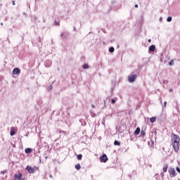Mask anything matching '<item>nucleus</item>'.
<instances>
[{
	"mask_svg": "<svg viewBox=\"0 0 180 180\" xmlns=\"http://www.w3.org/2000/svg\"><path fill=\"white\" fill-rule=\"evenodd\" d=\"M25 169L29 172V174H34L37 169H39V167L37 166H34V167H32L31 166H27Z\"/></svg>",
	"mask_w": 180,
	"mask_h": 180,
	"instance_id": "nucleus-1",
	"label": "nucleus"
},
{
	"mask_svg": "<svg viewBox=\"0 0 180 180\" xmlns=\"http://www.w3.org/2000/svg\"><path fill=\"white\" fill-rule=\"evenodd\" d=\"M168 172H169L171 178H174V177L176 176V172L175 171V168L169 167Z\"/></svg>",
	"mask_w": 180,
	"mask_h": 180,
	"instance_id": "nucleus-2",
	"label": "nucleus"
},
{
	"mask_svg": "<svg viewBox=\"0 0 180 180\" xmlns=\"http://www.w3.org/2000/svg\"><path fill=\"white\" fill-rule=\"evenodd\" d=\"M137 79V75H130L128 77V81L129 82L133 83L136 79Z\"/></svg>",
	"mask_w": 180,
	"mask_h": 180,
	"instance_id": "nucleus-3",
	"label": "nucleus"
},
{
	"mask_svg": "<svg viewBox=\"0 0 180 180\" xmlns=\"http://www.w3.org/2000/svg\"><path fill=\"white\" fill-rule=\"evenodd\" d=\"M172 146L175 153H178L179 151V142H172Z\"/></svg>",
	"mask_w": 180,
	"mask_h": 180,
	"instance_id": "nucleus-4",
	"label": "nucleus"
},
{
	"mask_svg": "<svg viewBox=\"0 0 180 180\" xmlns=\"http://www.w3.org/2000/svg\"><path fill=\"white\" fill-rule=\"evenodd\" d=\"M172 143H179L180 141V138L179 136L173 134V139L172 140Z\"/></svg>",
	"mask_w": 180,
	"mask_h": 180,
	"instance_id": "nucleus-5",
	"label": "nucleus"
},
{
	"mask_svg": "<svg viewBox=\"0 0 180 180\" xmlns=\"http://www.w3.org/2000/svg\"><path fill=\"white\" fill-rule=\"evenodd\" d=\"M108 160L109 159L108 158V156L106 155V154H103L100 157L101 162H108Z\"/></svg>",
	"mask_w": 180,
	"mask_h": 180,
	"instance_id": "nucleus-6",
	"label": "nucleus"
},
{
	"mask_svg": "<svg viewBox=\"0 0 180 180\" xmlns=\"http://www.w3.org/2000/svg\"><path fill=\"white\" fill-rule=\"evenodd\" d=\"M68 36H70V34L67 32H62L60 34V37L61 39H63V40H65V39H68Z\"/></svg>",
	"mask_w": 180,
	"mask_h": 180,
	"instance_id": "nucleus-7",
	"label": "nucleus"
},
{
	"mask_svg": "<svg viewBox=\"0 0 180 180\" xmlns=\"http://www.w3.org/2000/svg\"><path fill=\"white\" fill-rule=\"evenodd\" d=\"M13 75H19L20 74V69L19 68H15L13 70Z\"/></svg>",
	"mask_w": 180,
	"mask_h": 180,
	"instance_id": "nucleus-8",
	"label": "nucleus"
},
{
	"mask_svg": "<svg viewBox=\"0 0 180 180\" xmlns=\"http://www.w3.org/2000/svg\"><path fill=\"white\" fill-rule=\"evenodd\" d=\"M23 175L21 173L14 174V179H22Z\"/></svg>",
	"mask_w": 180,
	"mask_h": 180,
	"instance_id": "nucleus-9",
	"label": "nucleus"
},
{
	"mask_svg": "<svg viewBox=\"0 0 180 180\" xmlns=\"http://www.w3.org/2000/svg\"><path fill=\"white\" fill-rule=\"evenodd\" d=\"M15 134H16V131H15V128H13V127H12L11 128V131H10V135L15 136Z\"/></svg>",
	"mask_w": 180,
	"mask_h": 180,
	"instance_id": "nucleus-10",
	"label": "nucleus"
},
{
	"mask_svg": "<svg viewBox=\"0 0 180 180\" xmlns=\"http://www.w3.org/2000/svg\"><path fill=\"white\" fill-rule=\"evenodd\" d=\"M45 67L47 68L51 67V60H47L45 62Z\"/></svg>",
	"mask_w": 180,
	"mask_h": 180,
	"instance_id": "nucleus-11",
	"label": "nucleus"
},
{
	"mask_svg": "<svg viewBox=\"0 0 180 180\" xmlns=\"http://www.w3.org/2000/svg\"><path fill=\"white\" fill-rule=\"evenodd\" d=\"M149 51H151L152 53L155 51V45H151L149 46Z\"/></svg>",
	"mask_w": 180,
	"mask_h": 180,
	"instance_id": "nucleus-12",
	"label": "nucleus"
},
{
	"mask_svg": "<svg viewBox=\"0 0 180 180\" xmlns=\"http://www.w3.org/2000/svg\"><path fill=\"white\" fill-rule=\"evenodd\" d=\"M79 122L82 124V126H86V121L84 119H80Z\"/></svg>",
	"mask_w": 180,
	"mask_h": 180,
	"instance_id": "nucleus-13",
	"label": "nucleus"
},
{
	"mask_svg": "<svg viewBox=\"0 0 180 180\" xmlns=\"http://www.w3.org/2000/svg\"><path fill=\"white\" fill-rule=\"evenodd\" d=\"M140 131H141L140 127H137L134 131V134H136V136H139V134H140Z\"/></svg>",
	"mask_w": 180,
	"mask_h": 180,
	"instance_id": "nucleus-14",
	"label": "nucleus"
},
{
	"mask_svg": "<svg viewBox=\"0 0 180 180\" xmlns=\"http://www.w3.org/2000/svg\"><path fill=\"white\" fill-rule=\"evenodd\" d=\"M148 144L149 147H154V141H153V139H150V141L148 142Z\"/></svg>",
	"mask_w": 180,
	"mask_h": 180,
	"instance_id": "nucleus-15",
	"label": "nucleus"
},
{
	"mask_svg": "<svg viewBox=\"0 0 180 180\" xmlns=\"http://www.w3.org/2000/svg\"><path fill=\"white\" fill-rule=\"evenodd\" d=\"M25 151L26 154H30L32 153V150L30 148H25Z\"/></svg>",
	"mask_w": 180,
	"mask_h": 180,
	"instance_id": "nucleus-16",
	"label": "nucleus"
},
{
	"mask_svg": "<svg viewBox=\"0 0 180 180\" xmlns=\"http://www.w3.org/2000/svg\"><path fill=\"white\" fill-rule=\"evenodd\" d=\"M145 136H146V131L142 129L141 131V137H142V139H144Z\"/></svg>",
	"mask_w": 180,
	"mask_h": 180,
	"instance_id": "nucleus-17",
	"label": "nucleus"
},
{
	"mask_svg": "<svg viewBox=\"0 0 180 180\" xmlns=\"http://www.w3.org/2000/svg\"><path fill=\"white\" fill-rule=\"evenodd\" d=\"M163 172H167V171L168 170V165L165 164L163 167Z\"/></svg>",
	"mask_w": 180,
	"mask_h": 180,
	"instance_id": "nucleus-18",
	"label": "nucleus"
},
{
	"mask_svg": "<svg viewBox=\"0 0 180 180\" xmlns=\"http://www.w3.org/2000/svg\"><path fill=\"white\" fill-rule=\"evenodd\" d=\"M156 120H157V117H152L150 119V123H154Z\"/></svg>",
	"mask_w": 180,
	"mask_h": 180,
	"instance_id": "nucleus-19",
	"label": "nucleus"
},
{
	"mask_svg": "<svg viewBox=\"0 0 180 180\" xmlns=\"http://www.w3.org/2000/svg\"><path fill=\"white\" fill-rule=\"evenodd\" d=\"M110 53H113L115 51V48L113 46H111L109 48Z\"/></svg>",
	"mask_w": 180,
	"mask_h": 180,
	"instance_id": "nucleus-20",
	"label": "nucleus"
},
{
	"mask_svg": "<svg viewBox=\"0 0 180 180\" xmlns=\"http://www.w3.org/2000/svg\"><path fill=\"white\" fill-rule=\"evenodd\" d=\"M114 145H115V146H120V142L119 141H117V140H115L114 141Z\"/></svg>",
	"mask_w": 180,
	"mask_h": 180,
	"instance_id": "nucleus-21",
	"label": "nucleus"
},
{
	"mask_svg": "<svg viewBox=\"0 0 180 180\" xmlns=\"http://www.w3.org/2000/svg\"><path fill=\"white\" fill-rule=\"evenodd\" d=\"M77 160H82V155L81 154H79L77 155Z\"/></svg>",
	"mask_w": 180,
	"mask_h": 180,
	"instance_id": "nucleus-22",
	"label": "nucleus"
},
{
	"mask_svg": "<svg viewBox=\"0 0 180 180\" xmlns=\"http://www.w3.org/2000/svg\"><path fill=\"white\" fill-rule=\"evenodd\" d=\"M75 168H76L77 170H79V169L81 168V165H80V164H77V165H75Z\"/></svg>",
	"mask_w": 180,
	"mask_h": 180,
	"instance_id": "nucleus-23",
	"label": "nucleus"
},
{
	"mask_svg": "<svg viewBox=\"0 0 180 180\" xmlns=\"http://www.w3.org/2000/svg\"><path fill=\"white\" fill-rule=\"evenodd\" d=\"M167 22H172V17L169 16V17L167 18Z\"/></svg>",
	"mask_w": 180,
	"mask_h": 180,
	"instance_id": "nucleus-24",
	"label": "nucleus"
},
{
	"mask_svg": "<svg viewBox=\"0 0 180 180\" xmlns=\"http://www.w3.org/2000/svg\"><path fill=\"white\" fill-rule=\"evenodd\" d=\"M89 65H88V64H84V65H83V68H84V70H86V69H88L89 68Z\"/></svg>",
	"mask_w": 180,
	"mask_h": 180,
	"instance_id": "nucleus-25",
	"label": "nucleus"
},
{
	"mask_svg": "<svg viewBox=\"0 0 180 180\" xmlns=\"http://www.w3.org/2000/svg\"><path fill=\"white\" fill-rule=\"evenodd\" d=\"M105 117H104L101 122V124H103V126H105Z\"/></svg>",
	"mask_w": 180,
	"mask_h": 180,
	"instance_id": "nucleus-26",
	"label": "nucleus"
},
{
	"mask_svg": "<svg viewBox=\"0 0 180 180\" xmlns=\"http://www.w3.org/2000/svg\"><path fill=\"white\" fill-rule=\"evenodd\" d=\"M169 65H174V60L169 61Z\"/></svg>",
	"mask_w": 180,
	"mask_h": 180,
	"instance_id": "nucleus-27",
	"label": "nucleus"
},
{
	"mask_svg": "<svg viewBox=\"0 0 180 180\" xmlns=\"http://www.w3.org/2000/svg\"><path fill=\"white\" fill-rule=\"evenodd\" d=\"M111 103H112V105H114V103H116V100L115 99H111Z\"/></svg>",
	"mask_w": 180,
	"mask_h": 180,
	"instance_id": "nucleus-28",
	"label": "nucleus"
},
{
	"mask_svg": "<svg viewBox=\"0 0 180 180\" xmlns=\"http://www.w3.org/2000/svg\"><path fill=\"white\" fill-rule=\"evenodd\" d=\"M176 171L177 172H180V169H179V167H176Z\"/></svg>",
	"mask_w": 180,
	"mask_h": 180,
	"instance_id": "nucleus-29",
	"label": "nucleus"
},
{
	"mask_svg": "<svg viewBox=\"0 0 180 180\" xmlns=\"http://www.w3.org/2000/svg\"><path fill=\"white\" fill-rule=\"evenodd\" d=\"M163 84L165 85L168 84V80H163Z\"/></svg>",
	"mask_w": 180,
	"mask_h": 180,
	"instance_id": "nucleus-30",
	"label": "nucleus"
},
{
	"mask_svg": "<svg viewBox=\"0 0 180 180\" xmlns=\"http://www.w3.org/2000/svg\"><path fill=\"white\" fill-rule=\"evenodd\" d=\"M163 108H167V101H165V102H164V106H163Z\"/></svg>",
	"mask_w": 180,
	"mask_h": 180,
	"instance_id": "nucleus-31",
	"label": "nucleus"
},
{
	"mask_svg": "<svg viewBox=\"0 0 180 180\" xmlns=\"http://www.w3.org/2000/svg\"><path fill=\"white\" fill-rule=\"evenodd\" d=\"M1 174H6V170H3V171H1Z\"/></svg>",
	"mask_w": 180,
	"mask_h": 180,
	"instance_id": "nucleus-32",
	"label": "nucleus"
},
{
	"mask_svg": "<svg viewBox=\"0 0 180 180\" xmlns=\"http://www.w3.org/2000/svg\"><path fill=\"white\" fill-rule=\"evenodd\" d=\"M53 24L57 26V25H58V22L57 21H54Z\"/></svg>",
	"mask_w": 180,
	"mask_h": 180,
	"instance_id": "nucleus-33",
	"label": "nucleus"
},
{
	"mask_svg": "<svg viewBox=\"0 0 180 180\" xmlns=\"http://www.w3.org/2000/svg\"><path fill=\"white\" fill-rule=\"evenodd\" d=\"M176 110H178V112H179V106L176 105Z\"/></svg>",
	"mask_w": 180,
	"mask_h": 180,
	"instance_id": "nucleus-34",
	"label": "nucleus"
},
{
	"mask_svg": "<svg viewBox=\"0 0 180 180\" xmlns=\"http://www.w3.org/2000/svg\"><path fill=\"white\" fill-rule=\"evenodd\" d=\"M49 89H53V86L50 85L49 86Z\"/></svg>",
	"mask_w": 180,
	"mask_h": 180,
	"instance_id": "nucleus-35",
	"label": "nucleus"
},
{
	"mask_svg": "<svg viewBox=\"0 0 180 180\" xmlns=\"http://www.w3.org/2000/svg\"><path fill=\"white\" fill-rule=\"evenodd\" d=\"M161 177L162 178L164 176V173L160 174Z\"/></svg>",
	"mask_w": 180,
	"mask_h": 180,
	"instance_id": "nucleus-36",
	"label": "nucleus"
},
{
	"mask_svg": "<svg viewBox=\"0 0 180 180\" xmlns=\"http://www.w3.org/2000/svg\"><path fill=\"white\" fill-rule=\"evenodd\" d=\"M135 8H139V4H135Z\"/></svg>",
	"mask_w": 180,
	"mask_h": 180,
	"instance_id": "nucleus-37",
	"label": "nucleus"
},
{
	"mask_svg": "<svg viewBox=\"0 0 180 180\" xmlns=\"http://www.w3.org/2000/svg\"><path fill=\"white\" fill-rule=\"evenodd\" d=\"M91 108H95V105H91Z\"/></svg>",
	"mask_w": 180,
	"mask_h": 180,
	"instance_id": "nucleus-38",
	"label": "nucleus"
},
{
	"mask_svg": "<svg viewBox=\"0 0 180 180\" xmlns=\"http://www.w3.org/2000/svg\"><path fill=\"white\" fill-rule=\"evenodd\" d=\"M148 43H151V39L148 40Z\"/></svg>",
	"mask_w": 180,
	"mask_h": 180,
	"instance_id": "nucleus-39",
	"label": "nucleus"
},
{
	"mask_svg": "<svg viewBox=\"0 0 180 180\" xmlns=\"http://www.w3.org/2000/svg\"><path fill=\"white\" fill-rule=\"evenodd\" d=\"M49 178H53V175L50 174Z\"/></svg>",
	"mask_w": 180,
	"mask_h": 180,
	"instance_id": "nucleus-40",
	"label": "nucleus"
},
{
	"mask_svg": "<svg viewBox=\"0 0 180 180\" xmlns=\"http://www.w3.org/2000/svg\"><path fill=\"white\" fill-rule=\"evenodd\" d=\"M13 5H15V1H12Z\"/></svg>",
	"mask_w": 180,
	"mask_h": 180,
	"instance_id": "nucleus-41",
	"label": "nucleus"
},
{
	"mask_svg": "<svg viewBox=\"0 0 180 180\" xmlns=\"http://www.w3.org/2000/svg\"><path fill=\"white\" fill-rule=\"evenodd\" d=\"M77 30V28L74 27V31L75 32Z\"/></svg>",
	"mask_w": 180,
	"mask_h": 180,
	"instance_id": "nucleus-42",
	"label": "nucleus"
},
{
	"mask_svg": "<svg viewBox=\"0 0 180 180\" xmlns=\"http://www.w3.org/2000/svg\"><path fill=\"white\" fill-rule=\"evenodd\" d=\"M15 180H22V179H14Z\"/></svg>",
	"mask_w": 180,
	"mask_h": 180,
	"instance_id": "nucleus-43",
	"label": "nucleus"
},
{
	"mask_svg": "<svg viewBox=\"0 0 180 180\" xmlns=\"http://www.w3.org/2000/svg\"><path fill=\"white\" fill-rule=\"evenodd\" d=\"M1 26H4V22H1Z\"/></svg>",
	"mask_w": 180,
	"mask_h": 180,
	"instance_id": "nucleus-44",
	"label": "nucleus"
},
{
	"mask_svg": "<svg viewBox=\"0 0 180 180\" xmlns=\"http://www.w3.org/2000/svg\"><path fill=\"white\" fill-rule=\"evenodd\" d=\"M169 91V92H172V89H170Z\"/></svg>",
	"mask_w": 180,
	"mask_h": 180,
	"instance_id": "nucleus-45",
	"label": "nucleus"
},
{
	"mask_svg": "<svg viewBox=\"0 0 180 180\" xmlns=\"http://www.w3.org/2000/svg\"><path fill=\"white\" fill-rule=\"evenodd\" d=\"M160 20H162V17L160 18Z\"/></svg>",
	"mask_w": 180,
	"mask_h": 180,
	"instance_id": "nucleus-46",
	"label": "nucleus"
},
{
	"mask_svg": "<svg viewBox=\"0 0 180 180\" xmlns=\"http://www.w3.org/2000/svg\"><path fill=\"white\" fill-rule=\"evenodd\" d=\"M34 19H35V20H37V17H35Z\"/></svg>",
	"mask_w": 180,
	"mask_h": 180,
	"instance_id": "nucleus-47",
	"label": "nucleus"
},
{
	"mask_svg": "<svg viewBox=\"0 0 180 180\" xmlns=\"http://www.w3.org/2000/svg\"><path fill=\"white\" fill-rule=\"evenodd\" d=\"M104 105H106V101H104Z\"/></svg>",
	"mask_w": 180,
	"mask_h": 180,
	"instance_id": "nucleus-48",
	"label": "nucleus"
},
{
	"mask_svg": "<svg viewBox=\"0 0 180 180\" xmlns=\"http://www.w3.org/2000/svg\"><path fill=\"white\" fill-rule=\"evenodd\" d=\"M25 136H27V134H26Z\"/></svg>",
	"mask_w": 180,
	"mask_h": 180,
	"instance_id": "nucleus-49",
	"label": "nucleus"
},
{
	"mask_svg": "<svg viewBox=\"0 0 180 180\" xmlns=\"http://www.w3.org/2000/svg\"><path fill=\"white\" fill-rule=\"evenodd\" d=\"M179 180H180V179H179Z\"/></svg>",
	"mask_w": 180,
	"mask_h": 180,
	"instance_id": "nucleus-50",
	"label": "nucleus"
}]
</instances>
